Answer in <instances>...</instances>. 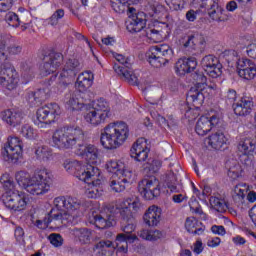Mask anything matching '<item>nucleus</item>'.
I'll return each mask as SVG.
<instances>
[{
    "label": "nucleus",
    "mask_w": 256,
    "mask_h": 256,
    "mask_svg": "<svg viewBox=\"0 0 256 256\" xmlns=\"http://www.w3.org/2000/svg\"><path fill=\"white\" fill-rule=\"evenodd\" d=\"M83 141L85 134L79 127H62L52 135V147L59 151H67L78 145L77 155L86 159L90 165H95L99 159V150L93 144H83Z\"/></svg>",
    "instance_id": "1"
},
{
    "label": "nucleus",
    "mask_w": 256,
    "mask_h": 256,
    "mask_svg": "<svg viewBox=\"0 0 256 256\" xmlns=\"http://www.w3.org/2000/svg\"><path fill=\"white\" fill-rule=\"evenodd\" d=\"M53 203L54 207L49 211L45 223H53L55 227L77 225L81 200L71 196H58Z\"/></svg>",
    "instance_id": "2"
},
{
    "label": "nucleus",
    "mask_w": 256,
    "mask_h": 256,
    "mask_svg": "<svg viewBox=\"0 0 256 256\" xmlns=\"http://www.w3.org/2000/svg\"><path fill=\"white\" fill-rule=\"evenodd\" d=\"M64 168L68 173H73L77 179L87 183L89 188L86 195L89 199H99L103 195V178L101 177V170L96 166L88 164L81 165L79 161H72L64 164Z\"/></svg>",
    "instance_id": "3"
},
{
    "label": "nucleus",
    "mask_w": 256,
    "mask_h": 256,
    "mask_svg": "<svg viewBox=\"0 0 256 256\" xmlns=\"http://www.w3.org/2000/svg\"><path fill=\"white\" fill-rule=\"evenodd\" d=\"M129 139V126L125 122H112L101 130L100 143L104 149H119Z\"/></svg>",
    "instance_id": "4"
},
{
    "label": "nucleus",
    "mask_w": 256,
    "mask_h": 256,
    "mask_svg": "<svg viewBox=\"0 0 256 256\" xmlns=\"http://www.w3.org/2000/svg\"><path fill=\"white\" fill-rule=\"evenodd\" d=\"M53 183V175L47 169L36 170L26 188L30 195H45L49 193Z\"/></svg>",
    "instance_id": "5"
},
{
    "label": "nucleus",
    "mask_w": 256,
    "mask_h": 256,
    "mask_svg": "<svg viewBox=\"0 0 256 256\" xmlns=\"http://www.w3.org/2000/svg\"><path fill=\"white\" fill-rule=\"evenodd\" d=\"M191 77L196 83L190 88L187 93L186 101L193 104L194 107H201L205 102V89H207V76L203 71H195Z\"/></svg>",
    "instance_id": "6"
},
{
    "label": "nucleus",
    "mask_w": 256,
    "mask_h": 256,
    "mask_svg": "<svg viewBox=\"0 0 256 256\" xmlns=\"http://www.w3.org/2000/svg\"><path fill=\"white\" fill-rule=\"evenodd\" d=\"M126 29L129 33H141L143 31V35L148 39H153L161 33L155 28L147 27V15L145 12H138L130 16L126 21Z\"/></svg>",
    "instance_id": "7"
},
{
    "label": "nucleus",
    "mask_w": 256,
    "mask_h": 256,
    "mask_svg": "<svg viewBox=\"0 0 256 256\" xmlns=\"http://www.w3.org/2000/svg\"><path fill=\"white\" fill-rule=\"evenodd\" d=\"M93 72L86 71L80 74L77 78L76 87L78 88L76 93H78V97L80 101L83 103L84 111H89L91 109V101L93 100V92L88 90L91 85H93Z\"/></svg>",
    "instance_id": "8"
},
{
    "label": "nucleus",
    "mask_w": 256,
    "mask_h": 256,
    "mask_svg": "<svg viewBox=\"0 0 256 256\" xmlns=\"http://www.w3.org/2000/svg\"><path fill=\"white\" fill-rule=\"evenodd\" d=\"M58 115H61V108L57 103H50L40 107L36 112L35 125L42 131L45 129H51V123H55Z\"/></svg>",
    "instance_id": "9"
},
{
    "label": "nucleus",
    "mask_w": 256,
    "mask_h": 256,
    "mask_svg": "<svg viewBox=\"0 0 256 256\" xmlns=\"http://www.w3.org/2000/svg\"><path fill=\"white\" fill-rule=\"evenodd\" d=\"M173 59V49L170 45L162 44L151 47L148 52V61L152 67L159 69Z\"/></svg>",
    "instance_id": "10"
},
{
    "label": "nucleus",
    "mask_w": 256,
    "mask_h": 256,
    "mask_svg": "<svg viewBox=\"0 0 256 256\" xmlns=\"http://www.w3.org/2000/svg\"><path fill=\"white\" fill-rule=\"evenodd\" d=\"M115 59L117 61L113 65L115 73L122 77L124 81H127L129 85H139V78H137V75L133 72L129 58H125V56L121 54H116Z\"/></svg>",
    "instance_id": "11"
},
{
    "label": "nucleus",
    "mask_w": 256,
    "mask_h": 256,
    "mask_svg": "<svg viewBox=\"0 0 256 256\" xmlns=\"http://www.w3.org/2000/svg\"><path fill=\"white\" fill-rule=\"evenodd\" d=\"M23 155V142L18 137L8 138L2 149L3 159L9 163H17Z\"/></svg>",
    "instance_id": "12"
},
{
    "label": "nucleus",
    "mask_w": 256,
    "mask_h": 256,
    "mask_svg": "<svg viewBox=\"0 0 256 256\" xmlns=\"http://www.w3.org/2000/svg\"><path fill=\"white\" fill-rule=\"evenodd\" d=\"M1 201L8 209L12 211H23L27 207V198L25 194L17 190L6 191L1 196Z\"/></svg>",
    "instance_id": "13"
},
{
    "label": "nucleus",
    "mask_w": 256,
    "mask_h": 256,
    "mask_svg": "<svg viewBox=\"0 0 256 256\" xmlns=\"http://www.w3.org/2000/svg\"><path fill=\"white\" fill-rule=\"evenodd\" d=\"M138 191L146 201H151L155 197L161 195V187L159 186V181L155 177H150L143 179L138 183Z\"/></svg>",
    "instance_id": "14"
},
{
    "label": "nucleus",
    "mask_w": 256,
    "mask_h": 256,
    "mask_svg": "<svg viewBox=\"0 0 256 256\" xmlns=\"http://www.w3.org/2000/svg\"><path fill=\"white\" fill-rule=\"evenodd\" d=\"M201 66L205 73L212 77V79H217V77H221L223 73V65L219 63V59L214 55H206L202 58Z\"/></svg>",
    "instance_id": "15"
},
{
    "label": "nucleus",
    "mask_w": 256,
    "mask_h": 256,
    "mask_svg": "<svg viewBox=\"0 0 256 256\" xmlns=\"http://www.w3.org/2000/svg\"><path fill=\"white\" fill-rule=\"evenodd\" d=\"M17 71L11 64H4L0 70V84L2 87L13 91L17 87Z\"/></svg>",
    "instance_id": "16"
},
{
    "label": "nucleus",
    "mask_w": 256,
    "mask_h": 256,
    "mask_svg": "<svg viewBox=\"0 0 256 256\" xmlns=\"http://www.w3.org/2000/svg\"><path fill=\"white\" fill-rule=\"evenodd\" d=\"M133 182V172L126 171L124 174H112V177L109 179V187L115 193H123L129 183Z\"/></svg>",
    "instance_id": "17"
},
{
    "label": "nucleus",
    "mask_w": 256,
    "mask_h": 256,
    "mask_svg": "<svg viewBox=\"0 0 256 256\" xmlns=\"http://www.w3.org/2000/svg\"><path fill=\"white\" fill-rule=\"evenodd\" d=\"M221 125V118L219 116H201L195 127V131L197 135L205 136L211 129H216V127H219Z\"/></svg>",
    "instance_id": "18"
},
{
    "label": "nucleus",
    "mask_w": 256,
    "mask_h": 256,
    "mask_svg": "<svg viewBox=\"0 0 256 256\" xmlns=\"http://www.w3.org/2000/svg\"><path fill=\"white\" fill-rule=\"evenodd\" d=\"M43 71L45 75L55 73L63 63V54L55 51L47 52L43 57Z\"/></svg>",
    "instance_id": "19"
},
{
    "label": "nucleus",
    "mask_w": 256,
    "mask_h": 256,
    "mask_svg": "<svg viewBox=\"0 0 256 256\" xmlns=\"http://www.w3.org/2000/svg\"><path fill=\"white\" fill-rule=\"evenodd\" d=\"M150 151L147 147V139L139 138L130 149V157L139 163H145V161L147 163Z\"/></svg>",
    "instance_id": "20"
},
{
    "label": "nucleus",
    "mask_w": 256,
    "mask_h": 256,
    "mask_svg": "<svg viewBox=\"0 0 256 256\" xmlns=\"http://www.w3.org/2000/svg\"><path fill=\"white\" fill-rule=\"evenodd\" d=\"M237 72L239 77L246 81H253L256 77V65L247 58L238 59L236 57Z\"/></svg>",
    "instance_id": "21"
},
{
    "label": "nucleus",
    "mask_w": 256,
    "mask_h": 256,
    "mask_svg": "<svg viewBox=\"0 0 256 256\" xmlns=\"http://www.w3.org/2000/svg\"><path fill=\"white\" fill-rule=\"evenodd\" d=\"M206 45L205 36L199 32H190L182 38V46L186 51H197L199 46L200 49H205Z\"/></svg>",
    "instance_id": "22"
},
{
    "label": "nucleus",
    "mask_w": 256,
    "mask_h": 256,
    "mask_svg": "<svg viewBox=\"0 0 256 256\" xmlns=\"http://www.w3.org/2000/svg\"><path fill=\"white\" fill-rule=\"evenodd\" d=\"M253 107H255L253 97L244 95L237 103L233 104V111L238 117H247V115H251Z\"/></svg>",
    "instance_id": "23"
},
{
    "label": "nucleus",
    "mask_w": 256,
    "mask_h": 256,
    "mask_svg": "<svg viewBox=\"0 0 256 256\" xmlns=\"http://www.w3.org/2000/svg\"><path fill=\"white\" fill-rule=\"evenodd\" d=\"M0 117L9 127H19L23 123V114L13 109H7L0 113Z\"/></svg>",
    "instance_id": "24"
},
{
    "label": "nucleus",
    "mask_w": 256,
    "mask_h": 256,
    "mask_svg": "<svg viewBox=\"0 0 256 256\" xmlns=\"http://www.w3.org/2000/svg\"><path fill=\"white\" fill-rule=\"evenodd\" d=\"M196 69L197 58L195 57L179 59L175 64V71L178 75H187Z\"/></svg>",
    "instance_id": "25"
},
{
    "label": "nucleus",
    "mask_w": 256,
    "mask_h": 256,
    "mask_svg": "<svg viewBox=\"0 0 256 256\" xmlns=\"http://www.w3.org/2000/svg\"><path fill=\"white\" fill-rule=\"evenodd\" d=\"M91 223H94L97 229H107L115 225V216L111 213L105 214L102 212L101 214L93 215Z\"/></svg>",
    "instance_id": "26"
},
{
    "label": "nucleus",
    "mask_w": 256,
    "mask_h": 256,
    "mask_svg": "<svg viewBox=\"0 0 256 256\" xmlns=\"http://www.w3.org/2000/svg\"><path fill=\"white\" fill-rule=\"evenodd\" d=\"M64 103L70 111H84L83 101L80 100L79 94L76 90L65 94Z\"/></svg>",
    "instance_id": "27"
},
{
    "label": "nucleus",
    "mask_w": 256,
    "mask_h": 256,
    "mask_svg": "<svg viewBox=\"0 0 256 256\" xmlns=\"http://www.w3.org/2000/svg\"><path fill=\"white\" fill-rule=\"evenodd\" d=\"M143 219L148 227H157V225L161 223V208L157 206L149 207L144 214Z\"/></svg>",
    "instance_id": "28"
},
{
    "label": "nucleus",
    "mask_w": 256,
    "mask_h": 256,
    "mask_svg": "<svg viewBox=\"0 0 256 256\" xmlns=\"http://www.w3.org/2000/svg\"><path fill=\"white\" fill-rule=\"evenodd\" d=\"M49 99V94L45 89H38L35 92H28L26 96V101L29 103L30 107H39L42 101H47Z\"/></svg>",
    "instance_id": "29"
},
{
    "label": "nucleus",
    "mask_w": 256,
    "mask_h": 256,
    "mask_svg": "<svg viewBox=\"0 0 256 256\" xmlns=\"http://www.w3.org/2000/svg\"><path fill=\"white\" fill-rule=\"evenodd\" d=\"M207 143L212 147V149H215L216 151H219L223 149V146L227 144V138L225 137V134L221 132V130H218L214 133H212L207 138Z\"/></svg>",
    "instance_id": "30"
},
{
    "label": "nucleus",
    "mask_w": 256,
    "mask_h": 256,
    "mask_svg": "<svg viewBox=\"0 0 256 256\" xmlns=\"http://www.w3.org/2000/svg\"><path fill=\"white\" fill-rule=\"evenodd\" d=\"M238 151L242 155H251V153H256V132L252 138H244L238 143Z\"/></svg>",
    "instance_id": "31"
},
{
    "label": "nucleus",
    "mask_w": 256,
    "mask_h": 256,
    "mask_svg": "<svg viewBox=\"0 0 256 256\" xmlns=\"http://www.w3.org/2000/svg\"><path fill=\"white\" fill-rule=\"evenodd\" d=\"M89 111L84 115V119L90 125H101V123H105L107 121V114H103L101 112H97L94 108H88Z\"/></svg>",
    "instance_id": "32"
},
{
    "label": "nucleus",
    "mask_w": 256,
    "mask_h": 256,
    "mask_svg": "<svg viewBox=\"0 0 256 256\" xmlns=\"http://www.w3.org/2000/svg\"><path fill=\"white\" fill-rule=\"evenodd\" d=\"M79 67H81L79 60L75 58L69 59L66 62L63 71L60 73V77H74L75 71H77Z\"/></svg>",
    "instance_id": "33"
},
{
    "label": "nucleus",
    "mask_w": 256,
    "mask_h": 256,
    "mask_svg": "<svg viewBox=\"0 0 256 256\" xmlns=\"http://www.w3.org/2000/svg\"><path fill=\"white\" fill-rule=\"evenodd\" d=\"M106 169L109 173H114L113 175H123L127 171H131L125 167V163L117 160H109L106 163Z\"/></svg>",
    "instance_id": "34"
},
{
    "label": "nucleus",
    "mask_w": 256,
    "mask_h": 256,
    "mask_svg": "<svg viewBox=\"0 0 256 256\" xmlns=\"http://www.w3.org/2000/svg\"><path fill=\"white\" fill-rule=\"evenodd\" d=\"M72 235H74L82 245L91 243V230L88 228H74L72 229Z\"/></svg>",
    "instance_id": "35"
},
{
    "label": "nucleus",
    "mask_w": 256,
    "mask_h": 256,
    "mask_svg": "<svg viewBox=\"0 0 256 256\" xmlns=\"http://www.w3.org/2000/svg\"><path fill=\"white\" fill-rule=\"evenodd\" d=\"M165 184L166 187H168V189L171 191V193H179L183 189V186L177 180V175H175V173L173 172H170L166 176Z\"/></svg>",
    "instance_id": "36"
},
{
    "label": "nucleus",
    "mask_w": 256,
    "mask_h": 256,
    "mask_svg": "<svg viewBox=\"0 0 256 256\" xmlns=\"http://www.w3.org/2000/svg\"><path fill=\"white\" fill-rule=\"evenodd\" d=\"M249 193V185L247 183H239L234 187V201L243 203L245 201V195Z\"/></svg>",
    "instance_id": "37"
},
{
    "label": "nucleus",
    "mask_w": 256,
    "mask_h": 256,
    "mask_svg": "<svg viewBox=\"0 0 256 256\" xmlns=\"http://www.w3.org/2000/svg\"><path fill=\"white\" fill-rule=\"evenodd\" d=\"M107 249H115L113 242L110 240H102L95 244L94 253L95 256H105L107 255Z\"/></svg>",
    "instance_id": "38"
},
{
    "label": "nucleus",
    "mask_w": 256,
    "mask_h": 256,
    "mask_svg": "<svg viewBox=\"0 0 256 256\" xmlns=\"http://www.w3.org/2000/svg\"><path fill=\"white\" fill-rule=\"evenodd\" d=\"M92 109L98 113H102V115H106V118L108 119L111 117V107H109V102H106L103 98L98 99Z\"/></svg>",
    "instance_id": "39"
},
{
    "label": "nucleus",
    "mask_w": 256,
    "mask_h": 256,
    "mask_svg": "<svg viewBox=\"0 0 256 256\" xmlns=\"http://www.w3.org/2000/svg\"><path fill=\"white\" fill-rule=\"evenodd\" d=\"M31 177L32 176L26 171H19L15 175V179L19 187H22V189H25V191L27 190V187H29Z\"/></svg>",
    "instance_id": "40"
},
{
    "label": "nucleus",
    "mask_w": 256,
    "mask_h": 256,
    "mask_svg": "<svg viewBox=\"0 0 256 256\" xmlns=\"http://www.w3.org/2000/svg\"><path fill=\"white\" fill-rule=\"evenodd\" d=\"M223 8H221V6H219V4H217L216 6H214L213 8H210L208 10V15L209 17L212 19V21H224L223 19Z\"/></svg>",
    "instance_id": "41"
},
{
    "label": "nucleus",
    "mask_w": 256,
    "mask_h": 256,
    "mask_svg": "<svg viewBox=\"0 0 256 256\" xmlns=\"http://www.w3.org/2000/svg\"><path fill=\"white\" fill-rule=\"evenodd\" d=\"M35 155L40 161H48L51 157L52 152L47 146H40L35 150Z\"/></svg>",
    "instance_id": "42"
},
{
    "label": "nucleus",
    "mask_w": 256,
    "mask_h": 256,
    "mask_svg": "<svg viewBox=\"0 0 256 256\" xmlns=\"http://www.w3.org/2000/svg\"><path fill=\"white\" fill-rule=\"evenodd\" d=\"M172 11H182L188 0H165Z\"/></svg>",
    "instance_id": "43"
},
{
    "label": "nucleus",
    "mask_w": 256,
    "mask_h": 256,
    "mask_svg": "<svg viewBox=\"0 0 256 256\" xmlns=\"http://www.w3.org/2000/svg\"><path fill=\"white\" fill-rule=\"evenodd\" d=\"M64 17H65V10L64 9H58L48 19V24L52 25V27H55V25H58L60 19H63Z\"/></svg>",
    "instance_id": "44"
},
{
    "label": "nucleus",
    "mask_w": 256,
    "mask_h": 256,
    "mask_svg": "<svg viewBox=\"0 0 256 256\" xmlns=\"http://www.w3.org/2000/svg\"><path fill=\"white\" fill-rule=\"evenodd\" d=\"M5 21L11 27H19V25H21V20L19 19V16L15 14V12H8L5 15Z\"/></svg>",
    "instance_id": "45"
},
{
    "label": "nucleus",
    "mask_w": 256,
    "mask_h": 256,
    "mask_svg": "<svg viewBox=\"0 0 256 256\" xmlns=\"http://www.w3.org/2000/svg\"><path fill=\"white\" fill-rule=\"evenodd\" d=\"M211 205L219 213H223V211H227V202H225V200L223 199L212 198Z\"/></svg>",
    "instance_id": "46"
},
{
    "label": "nucleus",
    "mask_w": 256,
    "mask_h": 256,
    "mask_svg": "<svg viewBox=\"0 0 256 256\" xmlns=\"http://www.w3.org/2000/svg\"><path fill=\"white\" fill-rule=\"evenodd\" d=\"M20 133L26 139H35V135H37L35 129L31 127L29 124L22 126Z\"/></svg>",
    "instance_id": "47"
},
{
    "label": "nucleus",
    "mask_w": 256,
    "mask_h": 256,
    "mask_svg": "<svg viewBox=\"0 0 256 256\" xmlns=\"http://www.w3.org/2000/svg\"><path fill=\"white\" fill-rule=\"evenodd\" d=\"M199 227V221L195 217H188L185 222V228L188 233H192Z\"/></svg>",
    "instance_id": "48"
},
{
    "label": "nucleus",
    "mask_w": 256,
    "mask_h": 256,
    "mask_svg": "<svg viewBox=\"0 0 256 256\" xmlns=\"http://www.w3.org/2000/svg\"><path fill=\"white\" fill-rule=\"evenodd\" d=\"M135 239H137V236L125 234V232H124V233H120L116 236V243H117V245H119V243H124L125 245H127V243H129V241H135Z\"/></svg>",
    "instance_id": "49"
},
{
    "label": "nucleus",
    "mask_w": 256,
    "mask_h": 256,
    "mask_svg": "<svg viewBox=\"0 0 256 256\" xmlns=\"http://www.w3.org/2000/svg\"><path fill=\"white\" fill-rule=\"evenodd\" d=\"M48 240L54 247H61L63 245V236L61 234L52 233L48 236Z\"/></svg>",
    "instance_id": "50"
},
{
    "label": "nucleus",
    "mask_w": 256,
    "mask_h": 256,
    "mask_svg": "<svg viewBox=\"0 0 256 256\" xmlns=\"http://www.w3.org/2000/svg\"><path fill=\"white\" fill-rule=\"evenodd\" d=\"M122 224L124 225L122 227V231L126 235H132L131 233H133V231H135V219H131L126 222H122Z\"/></svg>",
    "instance_id": "51"
},
{
    "label": "nucleus",
    "mask_w": 256,
    "mask_h": 256,
    "mask_svg": "<svg viewBox=\"0 0 256 256\" xmlns=\"http://www.w3.org/2000/svg\"><path fill=\"white\" fill-rule=\"evenodd\" d=\"M120 217L122 218L123 222L131 221V219H135L133 217V213H131V208L127 206L122 207L120 209Z\"/></svg>",
    "instance_id": "52"
},
{
    "label": "nucleus",
    "mask_w": 256,
    "mask_h": 256,
    "mask_svg": "<svg viewBox=\"0 0 256 256\" xmlns=\"http://www.w3.org/2000/svg\"><path fill=\"white\" fill-rule=\"evenodd\" d=\"M242 172L241 166L237 164L228 170V176H230L231 179H238V177H241Z\"/></svg>",
    "instance_id": "53"
},
{
    "label": "nucleus",
    "mask_w": 256,
    "mask_h": 256,
    "mask_svg": "<svg viewBox=\"0 0 256 256\" xmlns=\"http://www.w3.org/2000/svg\"><path fill=\"white\" fill-rule=\"evenodd\" d=\"M239 9L242 13H248L251 11V5H253V0H238Z\"/></svg>",
    "instance_id": "54"
},
{
    "label": "nucleus",
    "mask_w": 256,
    "mask_h": 256,
    "mask_svg": "<svg viewBox=\"0 0 256 256\" xmlns=\"http://www.w3.org/2000/svg\"><path fill=\"white\" fill-rule=\"evenodd\" d=\"M217 5H219V0H201L200 7L209 11L213 7H217Z\"/></svg>",
    "instance_id": "55"
},
{
    "label": "nucleus",
    "mask_w": 256,
    "mask_h": 256,
    "mask_svg": "<svg viewBox=\"0 0 256 256\" xmlns=\"http://www.w3.org/2000/svg\"><path fill=\"white\" fill-rule=\"evenodd\" d=\"M147 165H149L150 171L157 173V171H159V169H161L162 163L160 162V160H157V159H154L152 161H151V159H148Z\"/></svg>",
    "instance_id": "56"
},
{
    "label": "nucleus",
    "mask_w": 256,
    "mask_h": 256,
    "mask_svg": "<svg viewBox=\"0 0 256 256\" xmlns=\"http://www.w3.org/2000/svg\"><path fill=\"white\" fill-rule=\"evenodd\" d=\"M13 7V0H0V13H6Z\"/></svg>",
    "instance_id": "57"
},
{
    "label": "nucleus",
    "mask_w": 256,
    "mask_h": 256,
    "mask_svg": "<svg viewBox=\"0 0 256 256\" xmlns=\"http://www.w3.org/2000/svg\"><path fill=\"white\" fill-rule=\"evenodd\" d=\"M225 99L226 103H235V101L237 100V91H235L234 89H229L227 91Z\"/></svg>",
    "instance_id": "58"
},
{
    "label": "nucleus",
    "mask_w": 256,
    "mask_h": 256,
    "mask_svg": "<svg viewBox=\"0 0 256 256\" xmlns=\"http://www.w3.org/2000/svg\"><path fill=\"white\" fill-rule=\"evenodd\" d=\"M211 231L214 235H220L221 237L227 234V230H225V227L221 225H213L211 227Z\"/></svg>",
    "instance_id": "59"
},
{
    "label": "nucleus",
    "mask_w": 256,
    "mask_h": 256,
    "mask_svg": "<svg viewBox=\"0 0 256 256\" xmlns=\"http://www.w3.org/2000/svg\"><path fill=\"white\" fill-rule=\"evenodd\" d=\"M47 217H49V212L47 213V215L43 218V220H37L36 221V227H38V229H45L47 227H49V225H54L55 224L53 222H45V219H47Z\"/></svg>",
    "instance_id": "60"
},
{
    "label": "nucleus",
    "mask_w": 256,
    "mask_h": 256,
    "mask_svg": "<svg viewBox=\"0 0 256 256\" xmlns=\"http://www.w3.org/2000/svg\"><path fill=\"white\" fill-rule=\"evenodd\" d=\"M7 51L9 55H19L23 51V48L17 44H13L8 47Z\"/></svg>",
    "instance_id": "61"
},
{
    "label": "nucleus",
    "mask_w": 256,
    "mask_h": 256,
    "mask_svg": "<svg viewBox=\"0 0 256 256\" xmlns=\"http://www.w3.org/2000/svg\"><path fill=\"white\" fill-rule=\"evenodd\" d=\"M246 53L251 59H256V44H250L246 47Z\"/></svg>",
    "instance_id": "62"
},
{
    "label": "nucleus",
    "mask_w": 256,
    "mask_h": 256,
    "mask_svg": "<svg viewBox=\"0 0 256 256\" xmlns=\"http://www.w3.org/2000/svg\"><path fill=\"white\" fill-rule=\"evenodd\" d=\"M14 237L16 241H23V238L25 237V231L21 227H17L14 231Z\"/></svg>",
    "instance_id": "63"
},
{
    "label": "nucleus",
    "mask_w": 256,
    "mask_h": 256,
    "mask_svg": "<svg viewBox=\"0 0 256 256\" xmlns=\"http://www.w3.org/2000/svg\"><path fill=\"white\" fill-rule=\"evenodd\" d=\"M163 237V233L159 230H150V241H157V239H161Z\"/></svg>",
    "instance_id": "64"
}]
</instances>
